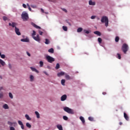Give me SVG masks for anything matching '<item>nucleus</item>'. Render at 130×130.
I'll return each mask as SVG.
<instances>
[{
  "mask_svg": "<svg viewBox=\"0 0 130 130\" xmlns=\"http://www.w3.org/2000/svg\"><path fill=\"white\" fill-rule=\"evenodd\" d=\"M32 25L36 28L37 29H41V27L37 25V24H36L35 23H31Z\"/></svg>",
  "mask_w": 130,
  "mask_h": 130,
  "instance_id": "dca6fc26",
  "label": "nucleus"
},
{
  "mask_svg": "<svg viewBox=\"0 0 130 130\" xmlns=\"http://www.w3.org/2000/svg\"><path fill=\"white\" fill-rule=\"evenodd\" d=\"M9 25L10 26H12L13 28H15V27H16V26L17 25V23L15 22L9 23Z\"/></svg>",
  "mask_w": 130,
  "mask_h": 130,
  "instance_id": "0eeeda50",
  "label": "nucleus"
},
{
  "mask_svg": "<svg viewBox=\"0 0 130 130\" xmlns=\"http://www.w3.org/2000/svg\"><path fill=\"white\" fill-rule=\"evenodd\" d=\"M0 64L3 66H5L6 65L5 62L2 60V59L0 58Z\"/></svg>",
  "mask_w": 130,
  "mask_h": 130,
  "instance_id": "f3484780",
  "label": "nucleus"
},
{
  "mask_svg": "<svg viewBox=\"0 0 130 130\" xmlns=\"http://www.w3.org/2000/svg\"><path fill=\"white\" fill-rule=\"evenodd\" d=\"M30 69L32 72H35L37 73H39V71L38 70H37L34 67H30Z\"/></svg>",
  "mask_w": 130,
  "mask_h": 130,
  "instance_id": "a211bd4d",
  "label": "nucleus"
},
{
  "mask_svg": "<svg viewBox=\"0 0 130 130\" xmlns=\"http://www.w3.org/2000/svg\"><path fill=\"white\" fill-rule=\"evenodd\" d=\"M27 6L28 7V8H29L30 7V6L28 4H27Z\"/></svg>",
  "mask_w": 130,
  "mask_h": 130,
  "instance_id": "0e129e2a",
  "label": "nucleus"
},
{
  "mask_svg": "<svg viewBox=\"0 0 130 130\" xmlns=\"http://www.w3.org/2000/svg\"><path fill=\"white\" fill-rule=\"evenodd\" d=\"M121 50L124 54H126L128 50V46L127 44L124 43L123 44L121 48Z\"/></svg>",
  "mask_w": 130,
  "mask_h": 130,
  "instance_id": "f03ea898",
  "label": "nucleus"
},
{
  "mask_svg": "<svg viewBox=\"0 0 130 130\" xmlns=\"http://www.w3.org/2000/svg\"><path fill=\"white\" fill-rule=\"evenodd\" d=\"M63 109H64V111H66V112H67L69 114H74V112L72 110V109H70V108H68V107H65Z\"/></svg>",
  "mask_w": 130,
  "mask_h": 130,
  "instance_id": "20e7f679",
  "label": "nucleus"
},
{
  "mask_svg": "<svg viewBox=\"0 0 130 130\" xmlns=\"http://www.w3.org/2000/svg\"><path fill=\"white\" fill-rule=\"evenodd\" d=\"M119 41V37L118 36H117L116 38H115V41H116V42H118Z\"/></svg>",
  "mask_w": 130,
  "mask_h": 130,
  "instance_id": "c756f323",
  "label": "nucleus"
},
{
  "mask_svg": "<svg viewBox=\"0 0 130 130\" xmlns=\"http://www.w3.org/2000/svg\"><path fill=\"white\" fill-rule=\"evenodd\" d=\"M48 52L50 53H54V49L52 48L49 49Z\"/></svg>",
  "mask_w": 130,
  "mask_h": 130,
  "instance_id": "4be33fe9",
  "label": "nucleus"
},
{
  "mask_svg": "<svg viewBox=\"0 0 130 130\" xmlns=\"http://www.w3.org/2000/svg\"><path fill=\"white\" fill-rule=\"evenodd\" d=\"M25 118H26L27 120H31V118L29 117V116H28V115H25Z\"/></svg>",
  "mask_w": 130,
  "mask_h": 130,
  "instance_id": "bb28decb",
  "label": "nucleus"
},
{
  "mask_svg": "<svg viewBox=\"0 0 130 130\" xmlns=\"http://www.w3.org/2000/svg\"><path fill=\"white\" fill-rule=\"evenodd\" d=\"M44 73H45L46 75H47V73H46V72H45Z\"/></svg>",
  "mask_w": 130,
  "mask_h": 130,
  "instance_id": "338daca9",
  "label": "nucleus"
},
{
  "mask_svg": "<svg viewBox=\"0 0 130 130\" xmlns=\"http://www.w3.org/2000/svg\"><path fill=\"white\" fill-rule=\"evenodd\" d=\"M80 119L81 120V121L82 122V123L84 124L85 122V121L84 120V118H83V117H80Z\"/></svg>",
  "mask_w": 130,
  "mask_h": 130,
  "instance_id": "5701e85b",
  "label": "nucleus"
},
{
  "mask_svg": "<svg viewBox=\"0 0 130 130\" xmlns=\"http://www.w3.org/2000/svg\"><path fill=\"white\" fill-rule=\"evenodd\" d=\"M26 126L28 127L29 128H30L31 127V126L29 123H26Z\"/></svg>",
  "mask_w": 130,
  "mask_h": 130,
  "instance_id": "c85d7f7f",
  "label": "nucleus"
},
{
  "mask_svg": "<svg viewBox=\"0 0 130 130\" xmlns=\"http://www.w3.org/2000/svg\"><path fill=\"white\" fill-rule=\"evenodd\" d=\"M34 39L37 42L40 43L41 41V39L40 37H39V35H37L36 37L34 36L33 37Z\"/></svg>",
  "mask_w": 130,
  "mask_h": 130,
  "instance_id": "423d86ee",
  "label": "nucleus"
},
{
  "mask_svg": "<svg viewBox=\"0 0 130 130\" xmlns=\"http://www.w3.org/2000/svg\"><path fill=\"white\" fill-rule=\"evenodd\" d=\"M98 41H99L100 44H101L102 42V39L101 38H98Z\"/></svg>",
  "mask_w": 130,
  "mask_h": 130,
  "instance_id": "7c9ffc66",
  "label": "nucleus"
},
{
  "mask_svg": "<svg viewBox=\"0 0 130 130\" xmlns=\"http://www.w3.org/2000/svg\"><path fill=\"white\" fill-rule=\"evenodd\" d=\"M57 128L59 130H63L62 126H61V125H57Z\"/></svg>",
  "mask_w": 130,
  "mask_h": 130,
  "instance_id": "aec40b11",
  "label": "nucleus"
},
{
  "mask_svg": "<svg viewBox=\"0 0 130 130\" xmlns=\"http://www.w3.org/2000/svg\"><path fill=\"white\" fill-rule=\"evenodd\" d=\"M44 13H45L46 15H48L49 14L48 12H44Z\"/></svg>",
  "mask_w": 130,
  "mask_h": 130,
  "instance_id": "680f3d73",
  "label": "nucleus"
},
{
  "mask_svg": "<svg viewBox=\"0 0 130 130\" xmlns=\"http://www.w3.org/2000/svg\"><path fill=\"white\" fill-rule=\"evenodd\" d=\"M2 54H1V52H0V56H1Z\"/></svg>",
  "mask_w": 130,
  "mask_h": 130,
  "instance_id": "774afa93",
  "label": "nucleus"
},
{
  "mask_svg": "<svg viewBox=\"0 0 130 130\" xmlns=\"http://www.w3.org/2000/svg\"><path fill=\"white\" fill-rule=\"evenodd\" d=\"M65 78L68 80H70L72 79V78H71V77L70 76H69L68 74H65Z\"/></svg>",
  "mask_w": 130,
  "mask_h": 130,
  "instance_id": "ddd939ff",
  "label": "nucleus"
},
{
  "mask_svg": "<svg viewBox=\"0 0 130 130\" xmlns=\"http://www.w3.org/2000/svg\"><path fill=\"white\" fill-rule=\"evenodd\" d=\"M28 9H29V11H30V12L31 11V9L30 7H28Z\"/></svg>",
  "mask_w": 130,
  "mask_h": 130,
  "instance_id": "052dcab7",
  "label": "nucleus"
},
{
  "mask_svg": "<svg viewBox=\"0 0 130 130\" xmlns=\"http://www.w3.org/2000/svg\"><path fill=\"white\" fill-rule=\"evenodd\" d=\"M65 82H66L65 79H62V80H61V84H62L63 86H64V85H65Z\"/></svg>",
  "mask_w": 130,
  "mask_h": 130,
  "instance_id": "cd10ccee",
  "label": "nucleus"
},
{
  "mask_svg": "<svg viewBox=\"0 0 130 130\" xmlns=\"http://www.w3.org/2000/svg\"><path fill=\"white\" fill-rule=\"evenodd\" d=\"M1 57L2 59H5V54H1Z\"/></svg>",
  "mask_w": 130,
  "mask_h": 130,
  "instance_id": "a19ab883",
  "label": "nucleus"
},
{
  "mask_svg": "<svg viewBox=\"0 0 130 130\" xmlns=\"http://www.w3.org/2000/svg\"><path fill=\"white\" fill-rule=\"evenodd\" d=\"M88 120L90 121H92L93 120V118H92V117H88Z\"/></svg>",
  "mask_w": 130,
  "mask_h": 130,
  "instance_id": "e433bc0d",
  "label": "nucleus"
},
{
  "mask_svg": "<svg viewBox=\"0 0 130 130\" xmlns=\"http://www.w3.org/2000/svg\"><path fill=\"white\" fill-rule=\"evenodd\" d=\"M22 19L24 21H27L28 19L29 18L28 14L25 12H23L21 14Z\"/></svg>",
  "mask_w": 130,
  "mask_h": 130,
  "instance_id": "7ed1b4c3",
  "label": "nucleus"
},
{
  "mask_svg": "<svg viewBox=\"0 0 130 130\" xmlns=\"http://www.w3.org/2000/svg\"><path fill=\"white\" fill-rule=\"evenodd\" d=\"M15 32L18 36L21 35V32L19 31V29L16 26H15Z\"/></svg>",
  "mask_w": 130,
  "mask_h": 130,
  "instance_id": "6e6552de",
  "label": "nucleus"
},
{
  "mask_svg": "<svg viewBox=\"0 0 130 130\" xmlns=\"http://www.w3.org/2000/svg\"><path fill=\"white\" fill-rule=\"evenodd\" d=\"M35 114H36V115H37V118H40V114H39V113H38V112H35Z\"/></svg>",
  "mask_w": 130,
  "mask_h": 130,
  "instance_id": "a878e982",
  "label": "nucleus"
},
{
  "mask_svg": "<svg viewBox=\"0 0 130 130\" xmlns=\"http://www.w3.org/2000/svg\"><path fill=\"white\" fill-rule=\"evenodd\" d=\"M22 6L24 9L26 8V5L25 4H23Z\"/></svg>",
  "mask_w": 130,
  "mask_h": 130,
  "instance_id": "09e8293b",
  "label": "nucleus"
},
{
  "mask_svg": "<svg viewBox=\"0 0 130 130\" xmlns=\"http://www.w3.org/2000/svg\"><path fill=\"white\" fill-rule=\"evenodd\" d=\"M67 99V95L66 94H63L61 96V101H64Z\"/></svg>",
  "mask_w": 130,
  "mask_h": 130,
  "instance_id": "1a4fd4ad",
  "label": "nucleus"
},
{
  "mask_svg": "<svg viewBox=\"0 0 130 130\" xmlns=\"http://www.w3.org/2000/svg\"><path fill=\"white\" fill-rule=\"evenodd\" d=\"M95 18H96L95 16H91V17H90V19H94Z\"/></svg>",
  "mask_w": 130,
  "mask_h": 130,
  "instance_id": "de8ad7c7",
  "label": "nucleus"
},
{
  "mask_svg": "<svg viewBox=\"0 0 130 130\" xmlns=\"http://www.w3.org/2000/svg\"><path fill=\"white\" fill-rule=\"evenodd\" d=\"M62 28H63V29L64 31H67V30H68V28H67V26H63Z\"/></svg>",
  "mask_w": 130,
  "mask_h": 130,
  "instance_id": "473e14b6",
  "label": "nucleus"
},
{
  "mask_svg": "<svg viewBox=\"0 0 130 130\" xmlns=\"http://www.w3.org/2000/svg\"><path fill=\"white\" fill-rule=\"evenodd\" d=\"M3 18L4 21H6L8 19V18L6 16H4Z\"/></svg>",
  "mask_w": 130,
  "mask_h": 130,
  "instance_id": "a18cd8bd",
  "label": "nucleus"
},
{
  "mask_svg": "<svg viewBox=\"0 0 130 130\" xmlns=\"http://www.w3.org/2000/svg\"><path fill=\"white\" fill-rule=\"evenodd\" d=\"M41 11H42V12L43 13H45L44 10H43V9L41 8Z\"/></svg>",
  "mask_w": 130,
  "mask_h": 130,
  "instance_id": "5fc2aeb1",
  "label": "nucleus"
},
{
  "mask_svg": "<svg viewBox=\"0 0 130 130\" xmlns=\"http://www.w3.org/2000/svg\"><path fill=\"white\" fill-rule=\"evenodd\" d=\"M21 41L22 42L28 43L29 42V40L28 38L22 39H21Z\"/></svg>",
  "mask_w": 130,
  "mask_h": 130,
  "instance_id": "4468645a",
  "label": "nucleus"
},
{
  "mask_svg": "<svg viewBox=\"0 0 130 130\" xmlns=\"http://www.w3.org/2000/svg\"><path fill=\"white\" fill-rule=\"evenodd\" d=\"M8 124L9 125L12 126V125L13 124V123H12V122H10L9 121H8Z\"/></svg>",
  "mask_w": 130,
  "mask_h": 130,
  "instance_id": "37998d69",
  "label": "nucleus"
},
{
  "mask_svg": "<svg viewBox=\"0 0 130 130\" xmlns=\"http://www.w3.org/2000/svg\"><path fill=\"white\" fill-rule=\"evenodd\" d=\"M36 31L35 30H33V33L32 34V36L34 37L35 36H36Z\"/></svg>",
  "mask_w": 130,
  "mask_h": 130,
  "instance_id": "c03bdc74",
  "label": "nucleus"
},
{
  "mask_svg": "<svg viewBox=\"0 0 130 130\" xmlns=\"http://www.w3.org/2000/svg\"><path fill=\"white\" fill-rule=\"evenodd\" d=\"M30 81L31 82L34 81V77L33 75H30Z\"/></svg>",
  "mask_w": 130,
  "mask_h": 130,
  "instance_id": "2f4dec72",
  "label": "nucleus"
},
{
  "mask_svg": "<svg viewBox=\"0 0 130 130\" xmlns=\"http://www.w3.org/2000/svg\"><path fill=\"white\" fill-rule=\"evenodd\" d=\"M49 2H53V3H55V2L53 0H48Z\"/></svg>",
  "mask_w": 130,
  "mask_h": 130,
  "instance_id": "13d9d810",
  "label": "nucleus"
},
{
  "mask_svg": "<svg viewBox=\"0 0 130 130\" xmlns=\"http://www.w3.org/2000/svg\"><path fill=\"white\" fill-rule=\"evenodd\" d=\"M65 74H65L64 72L61 71V72H59V73H58L57 74V76H58V77H61V76H62L64 75Z\"/></svg>",
  "mask_w": 130,
  "mask_h": 130,
  "instance_id": "2eb2a0df",
  "label": "nucleus"
},
{
  "mask_svg": "<svg viewBox=\"0 0 130 130\" xmlns=\"http://www.w3.org/2000/svg\"><path fill=\"white\" fill-rule=\"evenodd\" d=\"M46 60L49 63H52L55 61V59L53 57L50 56V55H48L46 56Z\"/></svg>",
  "mask_w": 130,
  "mask_h": 130,
  "instance_id": "39448f33",
  "label": "nucleus"
},
{
  "mask_svg": "<svg viewBox=\"0 0 130 130\" xmlns=\"http://www.w3.org/2000/svg\"><path fill=\"white\" fill-rule=\"evenodd\" d=\"M123 116H124V119H125L126 121H129V117H128V116L127 115L126 113H123Z\"/></svg>",
  "mask_w": 130,
  "mask_h": 130,
  "instance_id": "9d476101",
  "label": "nucleus"
},
{
  "mask_svg": "<svg viewBox=\"0 0 130 130\" xmlns=\"http://www.w3.org/2000/svg\"><path fill=\"white\" fill-rule=\"evenodd\" d=\"M18 123L21 126L22 129H24V125H23L22 122H21V121H18Z\"/></svg>",
  "mask_w": 130,
  "mask_h": 130,
  "instance_id": "9b49d317",
  "label": "nucleus"
},
{
  "mask_svg": "<svg viewBox=\"0 0 130 130\" xmlns=\"http://www.w3.org/2000/svg\"><path fill=\"white\" fill-rule=\"evenodd\" d=\"M39 33L40 35H41V36H42V35L43 34V31H39Z\"/></svg>",
  "mask_w": 130,
  "mask_h": 130,
  "instance_id": "8fccbe9b",
  "label": "nucleus"
},
{
  "mask_svg": "<svg viewBox=\"0 0 130 130\" xmlns=\"http://www.w3.org/2000/svg\"><path fill=\"white\" fill-rule=\"evenodd\" d=\"M82 30H83V28L82 27H79L77 29V32H81L82 31Z\"/></svg>",
  "mask_w": 130,
  "mask_h": 130,
  "instance_id": "393cba45",
  "label": "nucleus"
},
{
  "mask_svg": "<svg viewBox=\"0 0 130 130\" xmlns=\"http://www.w3.org/2000/svg\"><path fill=\"white\" fill-rule=\"evenodd\" d=\"M9 68L10 69H11V68H12V66H11V64L10 63L9 64Z\"/></svg>",
  "mask_w": 130,
  "mask_h": 130,
  "instance_id": "864d4df0",
  "label": "nucleus"
},
{
  "mask_svg": "<svg viewBox=\"0 0 130 130\" xmlns=\"http://www.w3.org/2000/svg\"><path fill=\"white\" fill-rule=\"evenodd\" d=\"M30 7L33 8V9H36L37 8V6L36 5H31Z\"/></svg>",
  "mask_w": 130,
  "mask_h": 130,
  "instance_id": "58836bf2",
  "label": "nucleus"
},
{
  "mask_svg": "<svg viewBox=\"0 0 130 130\" xmlns=\"http://www.w3.org/2000/svg\"><path fill=\"white\" fill-rule=\"evenodd\" d=\"M3 108L5 109H9V107L8 106V105H7V104H5L3 106Z\"/></svg>",
  "mask_w": 130,
  "mask_h": 130,
  "instance_id": "b1692460",
  "label": "nucleus"
},
{
  "mask_svg": "<svg viewBox=\"0 0 130 130\" xmlns=\"http://www.w3.org/2000/svg\"><path fill=\"white\" fill-rule=\"evenodd\" d=\"M119 124H120V125H122V122H120V123H119Z\"/></svg>",
  "mask_w": 130,
  "mask_h": 130,
  "instance_id": "e2e57ef3",
  "label": "nucleus"
},
{
  "mask_svg": "<svg viewBox=\"0 0 130 130\" xmlns=\"http://www.w3.org/2000/svg\"><path fill=\"white\" fill-rule=\"evenodd\" d=\"M0 78L2 79V77L1 76H0Z\"/></svg>",
  "mask_w": 130,
  "mask_h": 130,
  "instance_id": "69168bd1",
  "label": "nucleus"
},
{
  "mask_svg": "<svg viewBox=\"0 0 130 130\" xmlns=\"http://www.w3.org/2000/svg\"><path fill=\"white\" fill-rule=\"evenodd\" d=\"M117 55H118V59H120L121 58V56L120 54L117 53Z\"/></svg>",
  "mask_w": 130,
  "mask_h": 130,
  "instance_id": "4c0bfd02",
  "label": "nucleus"
},
{
  "mask_svg": "<svg viewBox=\"0 0 130 130\" xmlns=\"http://www.w3.org/2000/svg\"><path fill=\"white\" fill-rule=\"evenodd\" d=\"M63 119L64 120H68V117H67V116H63Z\"/></svg>",
  "mask_w": 130,
  "mask_h": 130,
  "instance_id": "ea45409f",
  "label": "nucleus"
},
{
  "mask_svg": "<svg viewBox=\"0 0 130 130\" xmlns=\"http://www.w3.org/2000/svg\"><path fill=\"white\" fill-rule=\"evenodd\" d=\"M9 97H10L11 99H12L13 98V94H12L11 92H9Z\"/></svg>",
  "mask_w": 130,
  "mask_h": 130,
  "instance_id": "c9c22d12",
  "label": "nucleus"
},
{
  "mask_svg": "<svg viewBox=\"0 0 130 130\" xmlns=\"http://www.w3.org/2000/svg\"><path fill=\"white\" fill-rule=\"evenodd\" d=\"M93 34H94L99 36H101V33L99 31H95L93 32Z\"/></svg>",
  "mask_w": 130,
  "mask_h": 130,
  "instance_id": "6ab92c4d",
  "label": "nucleus"
},
{
  "mask_svg": "<svg viewBox=\"0 0 130 130\" xmlns=\"http://www.w3.org/2000/svg\"><path fill=\"white\" fill-rule=\"evenodd\" d=\"M60 68V65L58 63H57L56 66L55 67L56 70H58Z\"/></svg>",
  "mask_w": 130,
  "mask_h": 130,
  "instance_id": "72a5a7b5",
  "label": "nucleus"
},
{
  "mask_svg": "<svg viewBox=\"0 0 130 130\" xmlns=\"http://www.w3.org/2000/svg\"><path fill=\"white\" fill-rule=\"evenodd\" d=\"M50 43V40L48 39H45V44L49 45Z\"/></svg>",
  "mask_w": 130,
  "mask_h": 130,
  "instance_id": "412c9836",
  "label": "nucleus"
},
{
  "mask_svg": "<svg viewBox=\"0 0 130 130\" xmlns=\"http://www.w3.org/2000/svg\"><path fill=\"white\" fill-rule=\"evenodd\" d=\"M40 67L42 68L44 65V62L42 61H40Z\"/></svg>",
  "mask_w": 130,
  "mask_h": 130,
  "instance_id": "f704fd0d",
  "label": "nucleus"
},
{
  "mask_svg": "<svg viewBox=\"0 0 130 130\" xmlns=\"http://www.w3.org/2000/svg\"><path fill=\"white\" fill-rule=\"evenodd\" d=\"M101 22H102V23H105V26L106 27L108 26L109 19L107 16H104L102 17V19H101Z\"/></svg>",
  "mask_w": 130,
  "mask_h": 130,
  "instance_id": "f257e3e1",
  "label": "nucleus"
},
{
  "mask_svg": "<svg viewBox=\"0 0 130 130\" xmlns=\"http://www.w3.org/2000/svg\"><path fill=\"white\" fill-rule=\"evenodd\" d=\"M2 90H3V87H0V91Z\"/></svg>",
  "mask_w": 130,
  "mask_h": 130,
  "instance_id": "bf43d9fd",
  "label": "nucleus"
},
{
  "mask_svg": "<svg viewBox=\"0 0 130 130\" xmlns=\"http://www.w3.org/2000/svg\"><path fill=\"white\" fill-rule=\"evenodd\" d=\"M88 5H89V6H95V3L94 2H92V0H89L88 2Z\"/></svg>",
  "mask_w": 130,
  "mask_h": 130,
  "instance_id": "f8f14e48",
  "label": "nucleus"
},
{
  "mask_svg": "<svg viewBox=\"0 0 130 130\" xmlns=\"http://www.w3.org/2000/svg\"><path fill=\"white\" fill-rule=\"evenodd\" d=\"M61 10L64 12L65 13H67L68 11H67V10L66 9H64V8H61Z\"/></svg>",
  "mask_w": 130,
  "mask_h": 130,
  "instance_id": "79ce46f5",
  "label": "nucleus"
},
{
  "mask_svg": "<svg viewBox=\"0 0 130 130\" xmlns=\"http://www.w3.org/2000/svg\"><path fill=\"white\" fill-rule=\"evenodd\" d=\"M10 130H15V129L14 127H10Z\"/></svg>",
  "mask_w": 130,
  "mask_h": 130,
  "instance_id": "603ef678",
  "label": "nucleus"
},
{
  "mask_svg": "<svg viewBox=\"0 0 130 130\" xmlns=\"http://www.w3.org/2000/svg\"><path fill=\"white\" fill-rule=\"evenodd\" d=\"M107 94L106 92H103V95H105Z\"/></svg>",
  "mask_w": 130,
  "mask_h": 130,
  "instance_id": "4d7b16f0",
  "label": "nucleus"
},
{
  "mask_svg": "<svg viewBox=\"0 0 130 130\" xmlns=\"http://www.w3.org/2000/svg\"><path fill=\"white\" fill-rule=\"evenodd\" d=\"M84 31L85 33H86V34H89V31L88 30H84Z\"/></svg>",
  "mask_w": 130,
  "mask_h": 130,
  "instance_id": "49530a36",
  "label": "nucleus"
},
{
  "mask_svg": "<svg viewBox=\"0 0 130 130\" xmlns=\"http://www.w3.org/2000/svg\"><path fill=\"white\" fill-rule=\"evenodd\" d=\"M27 55L29 57L30 56V54L29 52H27Z\"/></svg>",
  "mask_w": 130,
  "mask_h": 130,
  "instance_id": "6e6d98bb",
  "label": "nucleus"
},
{
  "mask_svg": "<svg viewBox=\"0 0 130 130\" xmlns=\"http://www.w3.org/2000/svg\"><path fill=\"white\" fill-rule=\"evenodd\" d=\"M3 97V93H0V99H2Z\"/></svg>",
  "mask_w": 130,
  "mask_h": 130,
  "instance_id": "3c124183",
  "label": "nucleus"
}]
</instances>
